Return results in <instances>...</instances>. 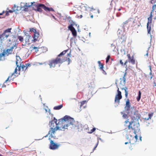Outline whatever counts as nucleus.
<instances>
[{
  "instance_id": "nucleus-1",
  "label": "nucleus",
  "mask_w": 156,
  "mask_h": 156,
  "mask_svg": "<svg viewBox=\"0 0 156 156\" xmlns=\"http://www.w3.org/2000/svg\"><path fill=\"white\" fill-rule=\"evenodd\" d=\"M57 121V119L54 118L53 120L50 122V129L48 134L50 135L51 137L54 139L55 137V133L57 130L64 131L65 129H72L76 131L80 132L83 129L82 124L75 122L73 118L67 115L59 119L58 123Z\"/></svg>"
},
{
  "instance_id": "nucleus-2",
  "label": "nucleus",
  "mask_w": 156,
  "mask_h": 156,
  "mask_svg": "<svg viewBox=\"0 0 156 156\" xmlns=\"http://www.w3.org/2000/svg\"><path fill=\"white\" fill-rule=\"evenodd\" d=\"M140 118V115L137 111L135 112L130 116L131 120L129 121V119H127L124 122V126L126 128L124 129L128 135L132 137L131 133L136 134V132L139 129V124L138 119Z\"/></svg>"
},
{
  "instance_id": "nucleus-3",
  "label": "nucleus",
  "mask_w": 156,
  "mask_h": 156,
  "mask_svg": "<svg viewBox=\"0 0 156 156\" xmlns=\"http://www.w3.org/2000/svg\"><path fill=\"white\" fill-rule=\"evenodd\" d=\"M68 51V50H64L61 52L59 55H58V58H60L62 60L61 64L62 62L67 61H68V64L70 63V62L71 61L70 59V58L71 57L70 53H68L65 57L64 56V55Z\"/></svg>"
},
{
  "instance_id": "nucleus-4",
  "label": "nucleus",
  "mask_w": 156,
  "mask_h": 156,
  "mask_svg": "<svg viewBox=\"0 0 156 156\" xmlns=\"http://www.w3.org/2000/svg\"><path fill=\"white\" fill-rule=\"evenodd\" d=\"M62 60L58 58V56L55 58L52 59L48 61V64L51 68H54L57 64H61Z\"/></svg>"
},
{
  "instance_id": "nucleus-5",
  "label": "nucleus",
  "mask_w": 156,
  "mask_h": 156,
  "mask_svg": "<svg viewBox=\"0 0 156 156\" xmlns=\"http://www.w3.org/2000/svg\"><path fill=\"white\" fill-rule=\"evenodd\" d=\"M11 28H8L5 30L4 32L0 35V40L1 41H3L5 40L9 36Z\"/></svg>"
},
{
  "instance_id": "nucleus-6",
  "label": "nucleus",
  "mask_w": 156,
  "mask_h": 156,
  "mask_svg": "<svg viewBox=\"0 0 156 156\" xmlns=\"http://www.w3.org/2000/svg\"><path fill=\"white\" fill-rule=\"evenodd\" d=\"M18 60H16V64L17 67H18V71H20L21 70L22 71H25L26 70L28 66H30V64L29 63L27 64H25V65L22 64L21 63L20 64V65L18 64L17 61Z\"/></svg>"
},
{
  "instance_id": "nucleus-7",
  "label": "nucleus",
  "mask_w": 156,
  "mask_h": 156,
  "mask_svg": "<svg viewBox=\"0 0 156 156\" xmlns=\"http://www.w3.org/2000/svg\"><path fill=\"white\" fill-rule=\"evenodd\" d=\"M152 14L151 13L150 16L148 18V22L147 23V29L148 31V34H149L151 36V24Z\"/></svg>"
},
{
  "instance_id": "nucleus-8",
  "label": "nucleus",
  "mask_w": 156,
  "mask_h": 156,
  "mask_svg": "<svg viewBox=\"0 0 156 156\" xmlns=\"http://www.w3.org/2000/svg\"><path fill=\"white\" fill-rule=\"evenodd\" d=\"M117 92L118 93L115 96V103L119 104L120 103V100L122 98V96L121 94V92L119 90V89L118 87Z\"/></svg>"
},
{
  "instance_id": "nucleus-9",
  "label": "nucleus",
  "mask_w": 156,
  "mask_h": 156,
  "mask_svg": "<svg viewBox=\"0 0 156 156\" xmlns=\"http://www.w3.org/2000/svg\"><path fill=\"white\" fill-rule=\"evenodd\" d=\"M17 48V44L16 43H14L10 47V48L7 49L5 51L6 54L8 55L9 54L12 53L13 49H15Z\"/></svg>"
},
{
  "instance_id": "nucleus-10",
  "label": "nucleus",
  "mask_w": 156,
  "mask_h": 156,
  "mask_svg": "<svg viewBox=\"0 0 156 156\" xmlns=\"http://www.w3.org/2000/svg\"><path fill=\"white\" fill-rule=\"evenodd\" d=\"M49 140H50V142L49 148L51 149L55 150L58 148V145L57 144L54 143L53 140L51 139L50 137L49 138Z\"/></svg>"
},
{
  "instance_id": "nucleus-11",
  "label": "nucleus",
  "mask_w": 156,
  "mask_h": 156,
  "mask_svg": "<svg viewBox=\"0 0 156 156\" xmlns=\"http://www.w3.org/2000/svg\"><path fill=\"white\" fill-rule=\"evenodd\" d=\"M17 68H16L15 69V70L14 72L12 74V75L9 76L8 78L5 80V82H4V83L3 84L2 87H6V85L5 84V83H6L7 82H10L11 80H12V79H11V78L12 77V76L14 74H17Z\"/></svg>"
},
{
  "instance_id": "nucleus-12",
  "label": "nucleus",
  "mask_w": 156,
  "mask_h": 156,
  "mask_svg": "<svg viewBox=\"0 0 156 156\" xmlns=\"http://www.w3.org/2000/svg\"><path fill=\"white\" fill-rule=\"evenodd\" d=\"M34 3H35L34 2H31L30 4L26 3L23 7L21 6L20 8L21 9L23 8V10L25 11H28L29 10V8L32 6Z\"/></svg>"
},
{
  "instance_id": "nucleus-13",
  "label": "nucleus",
  "mask_w": 156,
  "mask_h": 156,
  "mask_svg": "<svg viewBox=\"0 0 156 156\" xmlns=\"http://www.w3.org/2000/svg\"><path fill=\"white\" fill-rule=\"evenodd\" d=\"M68 28L71 31L73 36L76 37L77 35V32L74 28L72 25L69 26Z\"/></svg>"
},
{
  "instance_id": "nucleus-14",
  "label": "nucleus",
  "mask_w": 156,
  "mask_h": 156,
  "mask_svg": "<svg viewBox=\"0 0 156 156\" xmlns=\"http://www.w3.org/2000/svg\"><path fill=\"white\" fill-rule=\"evenodd\" d=\"M130 105L129 100L128 99L126 102V106L125 108L127 112L129 114V111L130 110Z\"/></svg>"
},
{
  "instance_id": "nucleus-15",
  "label": "nucleus",
  "mask_w": 156,
  "mask_h": 156,
  "mask_svg": "<svg viewBox=\"0 0 156 156\" xmlns=\"http://www.w3.org/2000/svg\"><path fill=\"white\" fill-rule=\"evenodd\" d=\"M127 56L128 58V62L131 63L133 65L135 64V60L134 59L133 57V56L132 57H131L130 55L129 54H127Z\"/></svg>"
},
{
  "instance_id": "nucleus-16",
  "label": "nucleus",
  "mask_w": 156,
  "mask_h": 156,
  "mask_svg": "<svg viewBox=\"0 0 156 156\" xmlns=\"http://www.w3.org/2000/svg\"><path fill=\"white\" fill-rule=\"evenodd\" d=\"M42 5H44L42 4H38L37 5V9L36 10L38 12H41L42 11V9H44V8H43V6Z\"/></svg>"
},
{
  "instance_id": "nucleus-17",
  "label": "nucleus",
  "mask_w": 156,
  "mask_h": 156,
  "mask_svg": "<svg viewBox=\"0 0 156 156\" xmlns=\"http://www.w3.org/2000/svg\"><path fill=\"white\" fill-rule=\"evenodd\" d=\"M26 37L25 38V42L26 43L29 44L30 43V39L31 38V36L27 33H25Z\"/></svg>"
},
{
  "instance_id": "nucleus-18",
  "label": "nucleus",
  "mask_w": 156,
  "mask_h": 156,
  "mask_svg": "<svg viewBox=\"0 0 156 156\" xmlns=\"http://www.w3.org/2000/svg\"><path fill=\"white\" fill-rule=\"evenodd\" d=\"M18 7V6H17L16 5H14V7L12 8V10H9L8 11L6 12V15H7V14H8L9 12L10 13H12L13 12L15 11L16 10H18L17 9Z\"/></svg>"
},
{
  "instance_id": "nucleus-19",
  "label": "nucleus",
  "mask_w": 156,
  "mask_h": 156,
  "mask_svg": "<svg viewBox=\"0 0 156 156\" xmlns=\"http://www.w3.org/2000/svg\"><path fill=\"white\" fill-rule=\"evenodd\" d=\"M5 55L6 54L4 51L2 53H0V61L3 60L5 59Z\"/></svg>"
},
{
  "instance_id": "nucleus-20",
  "label": "nucleus",
  "mask_w": 156,
  "mask_h": 156,
  "mask_svg": "<svg viewBox=\"0 0 156 156\" xmlns=\"http://www.w3.org/2000/svg\"><path fill=\"white\" fill-rule=\"evenodd\" d=\"M39 35V33L36 31L34 34L33 38L34 41H36L38 38Z\"/></svg>"
},
{
  "instance_id": "nucleus-21",
  "label": "nucleus",
  "mask_w": 156,
  "mask_h": 156,
  "mask_svg": "<svg viewBox=\"0 0 156 156\" xmlns=\"http://www.w3.org/2000/svg\"><path fill=\"white\" fill-rule=\"evenodd\" d=\"M10 37V38H9V39L7 40L9 42V44H10V42H12L13 40H14V41L17 40V39L14 36H12Z\"/></svg>"
},
{
  "instance_id": "nucleus-22",
  "label": "nucleus",
  "mask_w": 156,
  "mask_h": 156,
  "mask_svg": "<svg viewBox=\"0 0 156 156\" xmlns=\"http://www.w3.org/2000/svg\"><path fill=\"white\" fill-rule=\"evenodd\" d=\"M43 6V8H44V9L45 11H54V10L52 8H48V7H47L44 5H42Z\"/></svg>"
},
{
  "instance_id": "nucleus-23",
  "label": "nucleus",
  "mask_w": 156,
  "mask_h": 156,
  "mask_svg": "<svg viewBox=\"0 0 156 156\" xmlns=\"http://www.w3.org/2000/svg\"><path fill=\"white\" fill-rule=\"evenodd\" d=\"M131 20H133V19L132 18H129L127 20L124 22L123 23V26L128 24H130V22L131 21Z\"/></svg>"
},
{
  "instance_id": "nucleus-24",
  "label": "nucleus",
  "mask_w": 156,
  "mask_h": 156,
  "mask_svg": "<svg viewBox=\"0 0 156 156\" xmlns=\"http://www.w3.org/2000/svg\"><path fill=\"white\" fill-rule=\"evenodd\" d=\"M119 87L122 90L124 89L125 92V97L126 98H127L128 97V92L127 90V88L126 87L124 88H123L122 87H121L120 85H119Z\"/></svg>"
},
{
  "instance_id": "nucleus-25",
  "label": "nucleus",
  "mask_w": 156,
  "mask_h": 156,
  "mask_svg": "<svg viewBox=\"0 0 156 156\" xmlns=\"http://www.w3.org/2000/svg\"><path fill=\"white\" fill-rule=\"evenodd\" d=\"M63 107L62 105H61L58 106H55L54 107V109L55 110H58L61 109Z\"/></svg>"
},
{
  "instance_id": "nucleus-26",
  "label": "nucleus",
  "mask_w": 156,
  "mask_h": 156,
  "mask_svg": "<svg viewBox=\"0 0 156 156\" xmlns=\"http://www.w3.org/2000/svg\"><path fill=\"white\" fill-rule=\"evenodd\" d=\"M141 92L140 91H139L138 92V96L137 97L136 99L138 101H139L141 98Z\"/></svg>"
},
{
  "instance_id": "nucleus-27",
  "label": "nucleus",
  "mask_w": 156,
  "mask_h": 156,
  "mask_svg": "<svg viewBox=\"0 0 156 156\" xmlns=\"http://www.w3.org/2000/svg\"><path fill=\"white\" fill-rule=\"evenodd\" d=\"M98 63L99 64V66L100 67V69L101 70L103 69V68L104 67L103 64L102 63H101L100 61H98Z\"/></svg>"
},
{
  "instance_id": "nucleus-28",
  "label": "nucleus",
  "mask_w": 156,
  "mask_h": 156,
  "mask_svg": "<svg viewBox=\"0 0 156 156\" xmlns=\"http://www.w3.org/2000/svg\"><path fill=\"white\" fill-rule=\"evenodd\" d=\"M154 113L153 112H152L151 113H149L148 114V118L146 119V118L145 119L146 120H148L149 119H151V118L153 116Z\"/></svg>"
},
{
  "instance_id": "nucleus-29",
  "label": "nucleus",
  "mask_w": 156,
  "mask_h": 156,
  "mask_svg": "<svg viewBox=\"0 0 156 156\" xmlns=\"http://www.w3.org/2000/svg\"><path fill=\"white\" fill-rule=\"evenodd\" d=\"M153 11H154L156 12V4L153 6L152 7V10L151 13L152 14V12Z\"/></svg>"
},
{
  "instance_id": "nucleus-30",
  "label": "nucleus",
  "mask_w": 156,
  "mask_h": 156,
  "mask_svg": "<svg viewBox=\"0 0 156 156\" xmlns=\"http://www.w3.org/2000/svg\"><path fill=\"white\" fill-rule=\"evenodd\" d=\"M36 31V30L33 28H31L30 29V32H33L34 33Z\"/></svg>"
},
{
  "instance_id": "nucleus-31",
  "label": "nucleus",
  "mask_w": 156,
  "mask_h": 156,
  "mask_svg": "<svg viewBox=\"0 0 156 156\" xmlns=\"http://www.w3.org/2000/svg\"><path fill=\"white\" fill-rule=\"evenodd\" d=\"M126 72H125L122 78L123 80V83L124 84H125L126 80Z\"/></svg>"
},
{
  "instance_id": "nucleus-32",
  "label": "nucleus",
  "mask_w": 156,
  "mask_h": 156,
  "mask_svg": "<svg viewBox=\"0 0 156 156\" xmlns=\"http://www.w3.org/2000/svg\"><path fill=\"white\" fill-rule=\"evenodd\" d=\"M87 101L86 100L80 102V107H81L83 105H84Z\"/></svg>"
},
{
  "instance_id": "nucleus-33",
  "label": "nucleus",
  "mask_w": 156,
  "mask_h": 156,
  "mask_svg": "<svg viewBox=\"0 0 156 156\" xmlns=\"http://www.w3.org/2000/svg\"><path fill=\"white\" fill-rule=\"evenodd\" d=\"M18 38L19 39V41H21V42L23 41V37L22 36H18Z\"/></svg>"
},
{
  "instance_id": "nucleus-34",
  "label": "nucleus",
  "mask_w": 156,
  "mask_h": 156,
  "mask_svg": "<svg viewBox=\"0 0 156 156\" xmlns=\"http://www.w3.org/2000/svg\"><path fill=\"white\" fill-rule=\"evenodd\" d=\"M110 58V55H108L106 58V63H107L108 62Z\"/></svg>"
},
{
  "instance_id": "nucleus-35",
  "label": "nucleus",
  "mask_w": 156,
  "mask_h": 156,
  "mask_svg": "<svg viewBox=\"0 0 156 156\" xmlns=\"http://www.w3.org/2000/svg\"><path fill=\"white\" fill-rule=\"evenodd\" d=\"M130 116H131L129 115V116H128L126 114H124L122 115L123 117L125 119L128 118L129 116L130 117Z\"/></svg>"
},
{
  "instance_id": "nucleus-36",
  "label": "nucleus",
  "mask_w": 156,
  "mask_h": 156,
  "mask_svg": "<svg viewBox=\"0 0 156 156\" xmlns=\"http://www.w3.org/2000/svg\"><path fill=\"white\" fill-rule=\"evenodd\" d=\"M96 130V128H93L92 129H91L90 131V133H92L94 132Z\"/></svg>"
},
{
  "instance_id": "nucleus-37",
  "label": "nucleus",
  "mask_w": 156,
  "mask_h": 156,
  "mask_svg": "<svg viewBox=\"0 0 156 156\" xmlns=\"http://www.w3.org/2000/svg\"><path fill=\"white\" fill-rule=\"evenodd\" d=\"M150 70H151V68H150ZM150 79L151 80L153 76V74H152V73H151V71L150 73Z\"/></svg>"
},
{
  "instance_id": "nucleus-38",
  "label": "nucleus",
  "mask_w": 156,
  "mask_h": 156,
  "mask_svg": "<svg viewBox=\"0 0 156 156\" xmlns=\"http://www.w3.org/2000/svg\"><path fill=\"white\" fill-rule=\"evenodd\" d=\"M103 73L105 75H106L107 73L103 69H101Z\"/></svg>"
},
{
  "instance_id": "nucleus-39",
  "label": "nucleus",
  "mask_w": 156,
  "mask_h": 156,
  "mask_svg": "<svg viewBox=\"0 0 156 156\" xmlns=\"http://www.w3.org/2000/svg\"><path fill=\"white\" fill-rule=\"evenodd\" d=\"M134 138L136 140V141H137V139H138V137H137V135L136 134L135 136H134Z\"/></svg>"
},
{
  "instance_id": "nucleus-40",
  "label": "nucleus",
  "mask_w": 156,
  "mask_h": 156,
  "mask_svg": "<svg viewBox=\"0 0 156 156\" xmlns=\"http://www.w3.org/2000/svg\"><path fill=\"white\" fill-rule=\"evenodd\" d=\"M32 48H34V49H36V50L35 51L36 52H37V51H38V50L37 49V47H32Z\"/></svg>"
},
{
  "instance_id": "nucleus-41",
  "label": "nucleus",
  "mask_w": 156,
  "mask_h": 156,
  "mask_svg": "<svg viewBox=\"0 0 156 156\" xmlns=\"http://www.w3.org/2000/svg\"><path fill=\"white\" fill-rule=\"evenodd\" d=\"M120 63L122 66L123 65V62H122V60H120Z\"/></svg>"
},
{
  "instance_id": "nucleus-42",
  "label": "nucleus",
  "mask_w": 156,
  "mask_h": 156,
  "mask_svg": "<svg viewBox=\"0 0 156 156\" xmlns=\"http://www.w3.org/2000/svg\"><path fill=\"white\" fill-rule=\"evenodd\" d=\"M131 143V142H130V140H129V142H125V144H128V143Z\"/></svg>"
},
{
  "instance_id": "nucleus-43",
  "label": "nucleus",
  "mask_w": 156,
  "mask_h": 156,
  "mask_svg": "<svg viewBox=\"0 0 156 156\" xmlns=\"http://www.w3.org/2000/svg\"><path fill=\"white\" fill-rule=\"evenodd\" d=\"M128 61L126 60V61H125V62L123 64V65H126V64L127 63H128Z\"/></svg>"
},
{
  "instance_id": "nucleus-44",
  "label": "nucleus",
  "mask_w": 156,
  "mask_h": 156,
  "mask_svg": "<svg viewBox=\"0 0 156 156\" xmlns=\"http://www.w3.org/2000/svg\"><path fill=\"white\" fill-rule=\"evenodd\" d=\"M98 145V143H97L96 145V146H95V147H94V150L96 148V147H97V145Z\"/></svg>"
},
{
  "instance_id": "nucleus-45",
  "label": "nucleus",
  "mask_w": 156,
  "mask_h": 156,
  "mask_svg": "<svg viewBox=\"0 0 156 156\" xmlns=\"http://www.w3.org/2000/svg\"><path fill=\"white\" fill-rule=\"evenodd\" d=\"M154 0H151V3L153 4L154 3Z\"/></svg>"
},
{
  "instance_id": "nucleus-46",
  "label": "nucleus",
  "mask_w": 156,
  "mask_h": 156,
  "mask_svg": "<svg viewBox=\"0 0 156 156\" xmlns=\"http://www.w3.org/2000/svg\"><path fill=\"white\" fill-rule=\"evenodd\" d=\"M90 18H93V15L91 14H90Z\"/></svg>"
},
{
  "instance_id": "nucleus-47",
  "label": "nucleus",
  "mask_w": 156,
  "mask_h": 156,
  "mask_svg": "<svg viewBox=\"0 0 156 156\" xmlns=\"http://www.w3.org/2000/svg\"><path fill=\"white\" fill-rule=\"evenodd\" d=\"M121 14V13H119V14L118 13H117L116 14L117 16L119 17L120 16V15Z\"/></svg>"
},
{
  "instance_id": "nucleus-48",
  "label": "nucleus",
  "mask_w": 156,
  "mask_h": 156,
  "mask_svg": "<svg viewBox=\"0 0 156 156\" xmlns=\"http://www.w3.org/2000/svg\"><path fill=\"white\" fill-rule=\"evenodd\" d=\"M53 16V18L54 19H55V20H57V19L54 16Z\"/></svg>"
},
{
  "instance_id": "nucleus-49",
  "label": "nucleus",
  "mask_w": 156,
  "mask_h": 156,
  "mask_svg": "<svg viewBox=\"0 0 156 156\" xmlns=\"http://www.w3.org/2000/svg\"><path fill=\"white\" fill-rule=\"evenodd\" d=\"M154 86H156V83L155 82H154Z\"/></svg>"
},
{
  "instance_id": "nucleus-50",
  "label": "nucleus",
  "mask_w": 156,
  "mask_h": 156,
  "mask_svg": "<svg viewBox=\"0 0 156 156\" xmlns=\"http://www.w3.org/2000/svg\"><path fill=\"white\" fill-rule=\"evenodd\" d=\"M4 12V11H3V12L2 13H0V15H2V14H3V13Z\"/></svg>"
},
{
  "instance_id": "nucleus-51",
  "label": "nucleus",
  "mask_w": 156,
  "mask_h": 156,
  "mask_svg": "<svg viewBox=\"0 0 156 156\" xmlns=\"http://www.w3.org/2000/svg\"><path fill=\"white\" fill-rule=\"evenodd\" d=\"M80 18H82L83 17L82 16V15H80Z\"/></svg>"
},
{
  "instance_id": "nucleus-52",
  "label": "nucleus",
  "mask_w": 156,
  "mask_h": 156,
  "mask_svg": "<svg viewBox=\"0 0 156 156\" xmlns=\"http://www.w3.org/2000/svg\"><path fill=\"white\" fill-rule=\"evenodd\" d=\"M97 11L98 12V13H100V11L99 10H98Z\"/></svg>"
},
{
  "instance_id": "nucleus-53",
  "label": "nucleus",
  "mask_w": 156,
  "mask_h": 156,
  "mask_svg": "<svg viewBox=\"0 0 156 156\" xmlns=\"http://www.w3.org/2000/svg\"><path fill=\"white\" fill-rule=\"evenodd\" d=\"M118 10L119 11H120L121 10V9H119Z\"/></svg>"
},
{
  "instance_id": "nucleus-54",
  "label": "nucleus",
  "mask_w": 156,
  "mask_h": 156,
  "mask_svg": "<svg viewBox=\"0 0 156 156\" xmlns=\"http://www.w3.org/2000/svg\"><path fill=\"white\" fill-rule=\"evenodd\" d=\"M0 156H4L2 155L1 154H0Z\"/></svg>"
},
{
  "instance_id": "nucleus-55",
  "label": "nucleus",
  "mask_w": 156,
  "mask_h": 156,
  "mask_svg": "<svg viewBox=\"0 0 156 156\" xmlns=\"http://www.w3.org/2000/svg\"><path fill=\"white\" fill-rule=\"evenodd\" d=\"M111 60H112H112H113V58H111Z\"/></svg>"
},
{
  "instance_id": "nucleus-56",
  "label": "nucleus",
  "mask_w": 156,
  "mask_h": 156,
  "mask_svg": "<svg viewBox=\"0 0 156 156\" xmlns=\"http://www.w3.org/2000/svg\"><path fill=\"white\" fill-rule=\"evenodd\" d=\"M121 81H120V84H121Z\"/></svg>"
},
{
  "instance_id": "nucleus-57",
  "label": "nucleus",
  "mask_w": 156,
  "mask_h": 156,
  "mask_svg": "<svg viewBox=\"0 0 156 156\" xmlns=\"http://www.w3.org/2000/svg\"><path fill=\"white\" fill-rule=\"evenodd\" d=\"M40 64H41V65H42V63H40Z\"/></svg>"
},
{
  "instance_id": "nucleus-58",
  "label": "nucleus",
  "mask_w": 156,
  "mask_h": 156,
  "mask_svg": "<svg viewBox=\"0 0 156 156\" xmlns=\"http://www.w3.org/2000/svg\"><path fill=\"white\" fill-rule=\"evenodd\" d=\"M18 75H17V76H16V75H15V76H18Z\"/></svg>"
},
{
  "instance_id": "nucleus-59",
  "label": "nucleus",
  "mask_w": 156,
  "mask_h": 156,
  "mask_svg": "<svg viewBox=\"0 0 156 156\" xmlns=\"http://www.w3.org/2000/svg\"><path fill=\"white\" fill-rule=\"evenodd\" d=\"M20 74V72H19V74Z\"/></svg>"
},
{
  "instance_id": "nucleus-60",
  "label": "nucleus",
  "mask_w": 156,
  "mask_h": 156,
  "mask_svg": "<svg viewBox=\"0 0 156 156\" xmlns=\"http://www.w3.org/2000/svg\"><path fill=\"white\" fill-rule=\"evenodd\" d=\"M1 18V17L0 16V18Z\"/></svg>"
}]
</instances>
